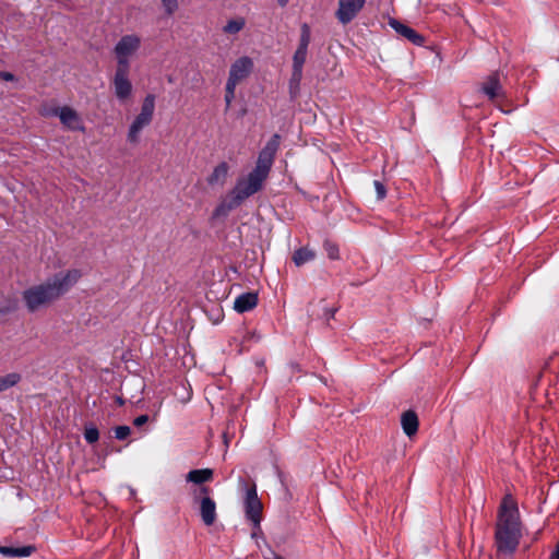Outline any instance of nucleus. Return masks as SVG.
<instances>
[{
    "label": "nucleus",
    "mask_w": 559,
    "mask_h": 559,
    "mask_svg": "<svg viewBox=\"0 0 559 559\" xmlns=\"http://www.w3.org/2000/svg\"><path fill=\"white\" fill-rule=\"evenodd\" d=\"M280 135L274 134L266 145L259 153L255 167L247 175L239 178L227 194V197L216 207V214H227L240 206L248 198L259 192L263 182L266 180L271 167L274 163L276 152L280 147Z\"/></svg>",
    "instance_id": "obj_1"
},
{
    "label": "nucleus",
    "mask_w": 559,
    "mask_h": 559,
    "mask_svg": "<svg viewBox=\"0 0 559 559\" xmlns=\"http://www.w3.org/2000/svg\"><path fill=\"white\" fill-rule=\"evenodd\" d=\"M81 276L80 270L70 269L58 272L45 282L26 288L22 293V299L26 309L33 313L48 308L67 294L79 282Z\"/></svg>",
    "instance_id": "obj_2"
},
{
    "label": "nucleus",
    "mask_w": 559,
    "mask_h": 559,
    "mask_svg": "<svg viewBox=\"0 0 559 559\" xmlns=\"http://www.w3.org/2000/svg\"><path fill=\"white\" fill-rule=\"evenodd\" d=\"M520 520L516 503L504 498L499 512L496 530V543L499 551L512 554L520 540Z\"/></svg>",
    "instance_id": "obj_3"
},
{
    "label": "nucleus",
    "mask_w": 559,
    "mask_h": 559,
    "mask_svg": "<svg viewBox=\"0 0 559 559\" xmlns=\"http://www.w3.org/2000/svg\"><path fill=\"white\" fill-rule=\"evenodd\" d=\"M155 111V96L147 94L141 105L140 112L134 117L129 126L127 141L133 145L140 142L142 131L148 127L153 120Z\"/></svg>",
    "instance_id": "obj_4"
},
{
    "label": "nucleus",
    "mask_w": 559,
    "mask_h": 559,
    "mask_svg": "<svg viewBox=\"0 0 559 559\" xmlns=\"http://www.w3.org/2000/svg\"><path fill=\"white\" fill-rule=\"evenodd\" d=\"M142 46V38L138 34L122 35L114 46L117 68L130 69L131 61L138 56Z\"/></svg>",
    "instance_id": "obj_5"
},
{
    "label": "nucleus",
    "mask_w": 559,
    "mask_h": 559,
    "mask_svg": "<svg viewBox=\"0 0 559 559\" xmlns=\"http://www.w3.org/2000/svg\"><path fill=\"white\" fill-rule=\"evenodd\" d=\"M245 513L246 518L252 523L253 532L252 537H255L258 532H260V523L262 520V510L263 506L261 500L258 497L255 485L246 489L245 496Z\"/></svg>",
    "instance_id": "obj_6"
},
{
    "label": "nucleus",
    "mask_w": 559,
    "mask_h": 559,
    "mask_svg": "<svg viewBox=\"0 0 559 559\" xmlns=\"http://www.w3.org/2000/svg\"><path fill=\"white\" fill-rule=\"evenodd\" d=\"M130 69L117 68L112 78V88L115 96L120 103L127 102L133 91L132 83L129 79Z\"/></svg>",
    "instance_id": "obj_7"
},
{
    "label": "nucleus",
    "mask_w": 559,
    "mask_h": 559,
    "mask_svg": "<svg viewBox=\"0 0 559 559\" xmlns=\"http://www.w3.org/2000/svg\"><path fill=\"white\" fill-rule=\"evenodd\" d=\"M365 4L366 0H338L335 17L341 24L346 25L357 17Z\"/></svg>",
    "instance_id": "obj_8"
},
{
    "label": "nucleus",
    "mask_w": 559,
    "mask_h": 559,
    "mask_svg": "<svg viewBox=\"0 0 559 559\" xmlns=\"http://www.w3.org/2000/svg\"><path fill=\"white\" fill-rule=\"evenodd\" d=\"M253 70V60L248 56L237 58L229 68L227 82L238 85L247 79Z\"/></svg>",
    "instance_id": "obj_9"
},
{
    "label": "nucleus",
    "mask_w": 559,
    "mask_h": 559,
    "mask_svg": "<svg viewBox=\"0 0 559 559\" xmlns=\"http://www.w3.org/2000/svg\"><path fill=\"white\" fill-rule=\"evenodd\" d=\"M59 120L61 124L70 131H85L84 122L81 115L70 106L60 107Z\"/></svg>",
    "instance_id": "obj_10"
},
{
    "label": "nucleus",
    "mask_w": 559,
    "mask_h": 559,
    "mask_svg": "<svg viewBox=\"0 0 559 559\" xmlns=\"http://www.w3.org/2000/svg\"><path fill=\"white\" fill-rule=\"evenodd\" d=\"M307 49L297 48L293 57V73L289 82L290 93L296 94L302 79V68L307 59Z\"/></svg>",
    "instance_id": "obj_11"
},
{
    "label": "nucleus",
    "mask_w": 559,
    "mask_h": 559,
    "mask_svg": "<svg viewBox=\"0 0 559 559\" xmlns=\"http://www.w3.org/2000/svg\"><path fill=\"white\" fill-rule=\"evenodd\" d=\"M389 25L401 36L413 43L414 45L421 46L425 41L424 37L419 35L415 29L403 24L402 22L391 19Z\"/></svg>",
    "instance_id": "obj_12"
},
{
    "label": "nucleus",
    "mask_w": 559,
    "mask_h": 559,
    "mask_svg": "<svg viewBox=\"0 0 559 559\" xmlns=\"http://www.w3.org/2000/svg\"><path fill=\"white\" fill-rule=\"evenodd\" d=\"M258 294L253 292L239 295L234 302V309L238 313H243L252 310L258 305Z\"/></svg>",
    "instance_id": "obj_13"
},
{
    "label": "nucleus",
    "mask_w": 559,
    "mask_h": 559,
    "mask_svg": "<svg viewBox=\"0 0 559 559\" xmlns=\"http://www.w3.org/2000/svg\"><path fill=\"white\" fill-rule=\"evenodd\" d=\"M481 91L489 99L493 100L503 96V90L499 81L498 74L489 75L481 85Z\"/></svg>",
    "instance_id": "obj_14"
},
{
    "label": "nucleus",
    "mask_w": 559,
    "mask_h": 559,
    "mask_svg": "<svg viewBox=\"0 0 559 559\" xmlns=\"http://www.w3.org/2000/svg\"><path fill=\"white\" fill-rule=\"evenodd\" d=\"M200 514L205 525L214 524L216 520V504L213 499L205 496L200 501Z\"/></svg>",
    "instance_id": "obj_15"
},
{
    "label": "nucleus",
    "mask_w": 559,
    "mask_h": 559,
    "mask_svg": "<svg viewBox=\"0 0 559 559\" xmlns=\"http://www.w3.org/2000/svg\"><path fill=\"white\" fill-rule=\"evenodd\" d=\"M228 173V164L226 162H221L214 167V169L207 177V183L211 187H223L227 180Z\"/></svg>",
    "instance_id": "obj_16"
},
{
    "label": "nucleus",
    "mask_w": 559,
    "mask_h": 559,
    "mask_svg": "<svg viewBox=\"0 0 559 559\" xmlns=\"http://www.w3.org/2000/svg\"><path fill=\"white\" fill-rule=\"evenodd\" d=\"M403 431L408 437L414 436L418 430V417L415 412H404L401 418Z\"/></svg>",
    "instance_id": "obj_17"
},
{
    "label": "nucleus",
    "mask_w": 559,
    "mask_h": 559,
    "mask_svg": "<svg viewBox=\"0 0 559 559\" xmlns=\"http://www.w3.org/2000/svg\"><path fill=\"white\" fill-rule=\"evenodd\" d=\"M212 478L213 471L211 468L192 469L186 476V479L193 484H203L210 481Z\"/></svg>",
    "instance_id": "obj_18"
},
{
    "label": "nucleus",
    "mask_w": 559,
    "mask_h": 559,
    "mask_svg": "<svg viewBox=\"0 0 559 559\" xmlns=\"http://www.w3.org/2000/svg\"><path fill=\"white\" fill-rule=\"evenodd\" d=\"M35 551L34 546L0 547V552L5 557H29Z\"/></svg>",
    "instance_id": "obj_19"
},
{
    "label": "nucleus",
    "mask_w": 559,
    "mask_h": 559,
    "mask_svg": "<svg viewBox=\"0 0 559 559\" xmlns=\"http://www.w3.org/2000/svg\"><path fill=\"white\" fill-rule=\"evenodd\" d=\"M246 26V20L242 16H236L226 22L223 26L222 31L226 35H237L240 33Z\"/></svg>",
    "instance_id": "obj_20"
},
{
    "label": "nucleus",
    "mask_w": 559,
    "mask_h": 559,
    "mask_svg": "<svg viewBox=\"0 0 559 559\" xmlns=\"http://www.w3.org/2000/svg\"><path fill=\"white\" fill-rule=\"evenodd\" d=\"M316 258V252L309 248H299L293 254V261L296 266H301Z\"/></svg>",
    "instance_id": "obj_21"
},
{
    "label": "nucleus",
    "mask_w": 559,
    "mask_h": 559,
    "mask_svg": "<svg viewBox=\"0 0 559 559\" xmlns=\"http://www.w3.org/2000/svg\"><path fill=\"white\" fill-rule=\"evenodd\" d=\"M21 380V376L16 372L8 373L0 377V392L14 386Z\"/></svg>",
    "instance_id": "obj_22"
},
{
    "label": "nucleus",
    "mask_w": 559,
    "mask_h": 559,
    "mask_svg": "<svg viewBox=\"0 0 559 559\" xmlns=\"http://www.w3.org/2000/svg\"><path fill=\"white\" fill-rule=\"evenodd\" d=\"M311 40V29L310 26L307 23H304L300 26V38H299V45L297 48L307 49Z\"/></svg>",
    "instance_id": "obj_23"
},
{
    "label": "nucleus",
    "mask_w": 559,
    "mask_h": 559,
    "mask_svg": "<svg viewBox=\"0 0 559 559\" xmlns=\"http://www.w3.org/2000/svg\"><path fill=\"white\" fill-rule=\"evenodd\" d=\"M311 40V29L310 26L307 23H304L300 26V38H299V45L297 48L307 49Z\"/></svg>",
    "instance_id": "obj_24"
},
{
    "label": "nucleus",
    "mask_w": 559,
    "mask_h": 559,
    "mask_svg": "<svg viewBox=\"0 0 559 559\" xmlns=\"http://www.w3.org/2000/svg\"><path fill=\"white\" fill-rule=\"evenodd\" d=\"M323 248L331 260H337L340 258L338 246L326 239L323 243Z\"/></svg>",
    "instance_id": "obj_25"
},
{
    "label": "nucleus",
    "mask_w": 559,
    "mask_h": 559,
    "mask_svg": "<svg viewBox=\"0 0 559 559\" xmlns=\"http://www.w3.org/2000/svg\"><path fill=\"white\" fill-rule=\"evenodd\" d=\"M164 12L167 15H173L179 8L178 0H160Z\"/></svg>",
    "instance_id": "obj_26"
},
{
    "label": "nucleus",
    "mask_w": 559,
    "mask_h": 559,
    "mask_svg": "<svg viewBox=\"0 0 559 559\" xmlns=\"http://www.w3.org/2000/svg\"><path fill=\"white\" fill-rule=\"evenodd\" d=\"M84 438L88 443H95L99 438L98 429L94 426L86 427Z\"/></svg>",
    "instance_id": "obj_27"
},
{
    "label": "nucleus",
    "mask_w": 559,
    "mask_h": 559,
    "mask_svg": "<svg viewBox=\"0 0 559 559\" xmlns=\"http://www.w3.org/2000/svg\"><path fill=\"white\" fill-rule=\"evenodd\" d=\"M236 87L237 85L233 84V83H229V82H226V86H225V103H226V106L227 108L230 107L234 98H235V91H236Z\"/></svg>",
    "instance_id": "obj_28"
},
{
    "label": "nucleus",
    "mask_w": 559,
    "mask_h": 559,
    "mask_svg": "<svg viewBox=\"0 0 559 559\" xmlns=\"http://www.w3.org/2000/svg\"><path fill=\"white\" fill-rule=\"evenodd\" d=\"M60 107L43 105L39 109V114L43 117H58L59 118Z\"/></svg>",
    "instance_id": "obj_29"
},
{
    "label": "nucleus",
    "mask_w": 559,
    "mask_h": 559,
    "mask_svg": "<svg viewBox=\"0 0 559 559\" xmlns=\"http://www.w3.org/2000/svg\"><path fill=\"white\" fill-rule=\"evenodd\" d=\"M131 435V428L129 426H118L115 428V437L118 440H124Z\"/></svg>",
    "instance_id": "obj_30"
},
{
    "label": "nucleus",
    "mask_w": 559,
    "mask_h": 559,
    "mask_svg": "<svg viewBox=\"0 0 559 559\" xmlns=\"http://www.w3.org/2000/svg\"><path fill=\"white\" fill-rule=\"evenodd\" d=\"M373 185H374V189H376L378 199H380V200L384 199V197L386 194L385 187L378 180H376Z\"/></svg>",
    "instance_id": "obj_31"
},
{
    "label": "nucleus",
    "mask_w": 559,
    "mask_h": 559,
    "mask_svg": "<svg viewBox=\"0 0 559 559\" xmlns=\"http://www.w3.org/2000/svg\"><path fill=\"white\" fill-rule=\"evenodd\" d=\"M15 309V304L14 302H1L0 301V316L2 314H7L11 311H13Z\"/></svg>",
    "instance_id": "obj_32"
},
{
    "label": "nucleus",
    "mask_w": 559,
    "mask_h": 559,
    "mask_svg": "<svg viewBox=\"0 0 559 559\" xmlns=\"http://www.w3.org/2000/svg\"><path fill=\"white\" fill-rule=\"evenodd\" d=\"M147 421H148L147 415H140L136 418H134L133 424L136 427H141V426L145 425Z\"/></svg>",
    "instance_id": "obj_33"
},
{
    "label": "nucleus",
    "mask_w": 559,
    "mask_h": 559,
    "mask_svg": "<svg viewBox=\"0 0 559 559\" xmlns=\"http://www.w3.org/2000/svg\"><path fill=\"white\" fill-rule=\"evenodd\" d=\"M0 79L3 81L11 82L14 81L15 76L11 72L0 71Z\"/></svg>",
    "instance_id": "obj_34"
},
{
    "label": "nucleus",
    "mask_w": 559,
    "mask_h": 559,
    "mask_svg": "<svg viewBox=\"0 0 559 559\" xmlns=\"http://www.w3.org/2000/svg\"><path fill=\"white\" fill-rule=\"evenodd\" d=\"M551 559H559V543L557 546V550L552 554Z\"/></svg>",
    "instance_id": "obj_35"
},
{
    "label": "nucleus",
    "mask_w": 559,
    "mask_h": 559,
    "mask_svg": "<svg viewBox=\"0 0 559 559\" xmlns=\"http://www.w3.org/2000/svg\"><path fill=\"white\" fill-rule=\"evenodd\" d=\"M200 491H201V492H203V493H205V495H207V492H209V488H206V487H202V488L200 489Z\"/></svg>",
    "instance_id": "obj_36"
},
{
    "label": "nucleus",
    "mask_w": 559,
    "mask_h": 559,
    "mask_svg": "<svg viewBox=\"0 0 559 559\" xmlns=\"http://www.w3.org/2000/svg\"><path fill=\"white\" fill-rule=\"evenodd\" d=\"M117 403H118L119 405H122V404H123V400H122L121 397H117Z\"/></svg>",
    "instance_id": "obj_37"
},
{
    "label": "nucleus",
    "mask_w": 559,
    "mask_h": 559,
    "mask_svg": "<svg viewBox=\"0 0 559 559\" xmlns=\"http://www.w3.org/2000/svg\"><path fill=\"white\" fill-rule=\"evenodd\" d=\"M288 0H280V4L281 5H285L287 3Z\"/></svg>",
    "instance_id": "obj_38"
}]
</instances>
